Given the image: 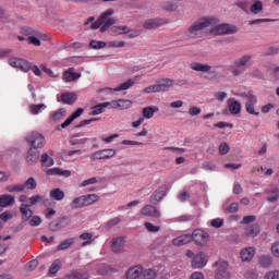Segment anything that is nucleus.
I'll list each match as a JSON object with an SVG mask.
<instances>
[{"label": "nucleus", "instance_id": "23", "mask_svg": "<svg viewBox=\"0 0 279 279\" xmlns=\"http://www.w3.org/2000/svg\"><path fill=\"white\" fill-rule=\"evenodd\" d=\"M190 69H192V71H196L198 73H208L210 71V69H213V66H210L208 64L199 63V62H192L190 64Z\"/></svg>", "mask_w": 279, "mask_h": 279}, {"label": "nucleus", "instance_id": "3", "mask_svg": "<svg viewBox=\"0 0 279 279\" xmlns=\"http://www.w3.org/2000/svg\"><path fill=\"white\" fill-rule=\"evenodd\" d=\"M210 34H214L215 36H223L226 34H236L239 32V28L231 24H217L213 27H209Z\"/></svg>", "mask_w": 279, "mask_h": 279}, {"label": "nucleus", "instance_id": "31", "mask_svg": "<svg viewBox=\"0 0 279 279\" xmlns=\"http://www.w3.org/2000/svg\"><path fill=\"white\" fill-rule=\"evenodd\" d=\"M229 101H231L229 104V110H230L231 114H241V102H239L238 100H232V99H230Z\"/></svg>", "mask_w": 279, "mask_h": 279}, {"label": "nucleus", "instance_id": "1", "mask_svg": "<svg viewBox=\"0 0 279 279\" xmlns=\"http://www.w3.org/2000/svg\"><path fill=\"white\" fill-rule=\"evenodd\" d=\"M217 23H219V21L215 17H207L195 22L185 31V36H189V38H202V36L206 34V31L210 29V27H215Z\"/></svg>", "mask_w": 279, "mask_h": 279}, {"label": "nucleus", "instance_id": "36", "mask_svg": "<svg viewBox=\"0 0 279 279\" xmlns=\"http://www.w3.org/2000/svg\"><path fill=\"white\" fill-rule=\"evenodd\" d=\"M134 86V80L130 78L126 82L122 83L119 87L113 88L114 93H119L121 90H128Z\"/></svg>", "mask_w": 279, "mask_h": 279}, {"label": "nucleus", "instance_id": "4", "mask_svg": "<svg viewBox=\"0 0 279 279\" xmlns=\"http://www.w3.org/2000/svg\"><path fill=\"white\" fill-rule=\"evenodd\" d=\"M247 62H252V56L245 54L242 58L238 59L234 62V65L231 66V73L233 75H242L245 72V66H247Z\"/></svg>", "mask_w": 279, "mask_h": 279}, {"label": "nucleus", "instance_id": "39", "mask_svg": "<svg viewBox=\"0 0 279 279\" xmlns=\"http://www.w3.org/2000/svg\"><path fill=\"white\" fill-rule=\"evenodd\" d=\"M7 191L8 193H23V191H25V185L23 184L8 185Z\"/></svg>", "mask_w": 279, "mask_h": 279}, {"label": "nucleus", "instance_id": "20", "mask_svg": "<svg viewBox=\"0 0 279 279\" xmlns=\"http://www.w3.org/2000/svg\"><path fill=\"white\" fill-rule=\"evenodd\" d=\"M191 241H193V238L191 236V234H183V235L175 238L172 241V243L177 247H182V245H189V243H191Z\"/></svg>", "mask_w": 279, "mask_h": 279}, {"label": "nucleus", "instance_id": "46", "mask_svg": "<svg viewBox=\"0 0 279 279\" xmlns=\"http://www.w3.org/2000/svg\"><path fill=\"white\" fill-rule=\"evenodd\" d=\"M202 169H204V171H215V169H217V165L213 161H204L202 163Z\"/></svg>", "mask_w": 279, "mask_h": 279}, {"label": "nucleus", "instance_id": "9", "mask_svg": "<svg viewBox=\"0 0 279 279\" xmlns=\"http://www.w3.org/2000/svg\"><path fill=\"white\" fill-rule=\"evenodd\" d=\"M215 267H218L215 276L216 279L231 278L230 271H228V262H216Z\"/></svg>", "mask_w": 279, "mask_h": 279}, {"label": "nucleus", "instance_id": "16", "mask_svg": "<svg viewBox=\"0 0 279 279\" xmlns=\"http://www.w3.org/2000/svg\"><path fill=\"white\" fill-rule=\"evenodd\" d=\"M64 221H66V217H61L57 218L56 220H52L48 226L50 232H58V230L66 228V223H64Z\"/></svg>", "mask_w": 279, "mask_h": 279}, {"label": "nucleus", "instance_id": "28", "mask_svg": "<svg viewBox=\"0 0 279 279\" xmlns=\"http://www.w3.org/2000/svg\"><path fill=\"white\" fill-rule=\"evenodd\" d=\"M47 175H62L63 178L71 177L70 170H62L60 168H51L47 171Z\"/></svg>", "mask_w": 279, "mask_h": 279}, {"label": "nucleus", "instance_id": "38", "mask_svg": "<svg viewBox=\"0 0 279 279\" xmlns=\"http://www.w3.org/2000/svg\"><path fill=\"white\" fill-rule=\"evenodd\" d=\"M73 243H75V238L66 239L57 247V250L58 252H62V250H69Z\"/></svg>", "mask_w": 279, "mask_h": 279}, {"label": "nucleus", "instance_id": "41", "mask_svg": "<svg viewBox=\"0 0 279 279\" xmlns=\"http://www.w3.org/2000/svg\"><path fill=\"white\" fill-rule=\"evenodd\" d=\"M38 186V183H36V179L34 177H31L26 180L24 183V189H28V191H34Z\"/></svg>", "mask_w": 279, "mask_h": 279}, {"label": "nucleus", "instance_id": "15", "mask_svg": "<svg viewBox=\"0 0 279 279\" xmlns=\"http://www.w3.org/2000/svg\"><path fill=\"white\" fill-rule=\"evenodd\" d=\"M208 259H206V253L201 252L192 260V267H194L195 269H202V267H206Z\"/></svg>", "mask_w": 279, "mask_h": 279}, {"label": "nucleus", "instance_id": "62", "mask_svg": "<svg viewBox=\"0 0 279 279\" xmlns=\"http://www.w3.org/2000/svg\"><path fill=\"white\" fill-rule=\"evenodd\" d=\"M246 279H258V274L254 270H247L244 275Z\"/></svg>", "mask_w": 279, "mask_h": 279}, {"label": "nucleus", "instance_id": "7", "mask_svg": "<svg viewBox=\"0 0 279 279\" xmlns=\"http://www.w3.org/2000/svg\"><path fill=\"white\" fill-rule=\"evenodd\" d=\"M192 241L196 243V245H201L204 247L206 243H208V239H210V234L202 229H195L191 235Z\"/></svg>", "mask_w": 279, "mask_h": 279}, {"label": "nucleus", "instance_id": "45", "mask_svg": "<svg viewBox=\"0 0 279 279\" xmlns=\"http://www.w3.org/2000/svg\"><path fill=\"white\" fill-rule=\"evenodd\" d=\"M262 267H271V256L263 255L259 257Z\"/></svg>", "mask_w": 279, "mask_h": 279}, {"label": "nucleus", "instance_id": "43", "mask_svg": "<svg viewBox=\"0 0 279 279\" xmlns=\"http://www.w3.org/2000/svg\"><path fill=\"white\" fill-rule=\"evenodd\" d=\"M251 12L253 14H260L263 12V2L262 1H256L252 7H251Z\"/></svg>", "mask_w": 279, "mask_h": 279}, {"label": "nucleus", "instance_id": "55", "mask_svg": "<svg viewBox=\"0 0 279 279\" xmlns=\"http://www.w3.org/2000/svg\"><path fill=\"white\" fill-rule=\"evenodd\" d=\"M41 108H45V104L29 106L32 114H38V112H40Z\"/></svg>", "mask_w": 279, "mask_h": 279}, {"label": "nucleus", "instance_id": "61", "mask_svg": "<svg viewBox=\"0 0 279 279\" xmlns=\"http://www.w3.org/2000/svg\"><path fill=\"white\" fill-rule=\"evenodd\" d=\"M265 279H279V270L267 272Z\"/></svg>", "mask_w": 279, "mask_h": 279}, {"label": "nucleus", "instance_id": "42", "mask_svg": "<svg viewBox=\"0 0 279 279\" xmlns=\"http://www.w3.org/2000/svg\"><path fill=\"white\" fill-rule=\"evenodd\" d=\"M118 101H119V110H128V108H132V100L118 99Z\"/></svg>", "mask_w": 279, "mask_h": 279}, {"label": "nucleus", "instance_id": "11", "mask_svg": "<svg viewBox=\"0 0 279 279\" xmlns=\"http://www.w3.org/2000/svg\"><path fill=\"white\" fill-rule=\"evenodd\" d=\"M111 250L114 254H123L125 252V236H118L111 240Z\"/></svg>", "mask_w": 279, "mask_h": 279}, {"label": "nucleus", "instance_id": "12", "mask_svg": "<svg viewBox=\"0 0 279 279\" xmlns=\"http://www.w3.org/2000/svg\"><path fill=\"white\" fill-rule=\"evenodd\" d=\"M117 155V150L114 149H102L94 153L92 155V160H108V158H112Z\"/></svg>", "mask_w": 279, "mask_h": 279}, {"label": "nucleus", "instance_id": "26", "mask_svg": "<svg viewBox=\"0 0 279 279\" xmlns=\"http://www.w3.org/2000/svg\"><path fill=\"white\" fill-rule=\"evenodd\" d=\"M20 213H22L23 221H29V219H32V216L34 215V211L29 209V205L27 204L21 205Z\"/></svg>", "mask_w": 279, "mask_h": 279}, {"label": "nucleus", "instance_id": "32", "mask_svg": "<svg viewBox=\"0 0 279 279\" xmlns=\"http://www.w3.org/2000/svg\"><path fill=\"white\" fill-rule=\"evenodd\" d=\"M85 199V206H93L96 202H99V195L97 194H87L83 195Z\"/></svg>", "mask_w": 279, "mask_h": 279}, {"label": "nucleus", "instance_id": "21", "mask_svg": "<svg viewBox=\"0 0 279 279\" xmlns=\"http://www.w3.org/2000/svg\"><path fill=\"white\" fill-rule=\"evenodd\" d=\"M173 84H175V81H173L171 78L160 80L157 84V86L159 88V93H167V90H169V88H171V86H173Z\"/></svg>", "mask_w": 279, "mask_h": 279}, {"label": "nucleus", "instance_id": "49", "mask_svg": "<svg viewBox=\"0 0 279 279\" xmlns=\"http://www.w3.org/2000/svg\"><path fill=\"white\" fill-rule=\"evenodd\" d=\"M229 153H230V145H228V143H221L219 145V154H220V156H226Z\"/></svg>", "mask_w": 279, "mask_h": 279}, {"label": "nucleus", "instance_id": "22", "mask_svg": "<svg viewBox=\"0 0 279 279\" xmlns=\"http://www.w3.org/2000/svg\"><path fill=\"white\" fill-rule=\"evenodd\" d=\"M255 254H256V251L254 250V247L248 246V247L242 250L241 258H242L243 263H250V260H252V258H254Z\"/></svg>", "mask_w": 279, "mask_h": 279}, {"label": "nucleus", "instance_id": "60", "mask_svg": "<svg viewBox=\"0 0 279 279\" xmlns=\"http://www.w3.org/2000/svg\"><path fill=\"white\" fill-rule=\"evenodd\" d=\"M230 215H233V213L239 211V203H232L229 207L226 209Z\"/></svg>", "mask_w": 279, "mask_h": 279}, {"label": "nucleus", "instance_id": "2", "mask_svg": "<svg viewBox=\"0 0 279 279\" xmlns=\"http://www.w3.org/2000/svg\"><path fill=\"white\" fill-rule=\"evenodd\" d=\"M112 14H114V10L108 9L105 11L98 19L92 24V29H99L101 34L109 31L111 25H114L117 23V20L114 17H111Z\"/></svg>", "mask_w": 279, "mask_h": 279}, {"label": "nucleus", "instance_id": "29", "mask_svg": "<svg viewBox=\"0 0 279 279\" xmlns=\"http://www.w3.org/2000/svg\"><path fill=\"white\" fill-rule=\"evenodd\" d=\"M160 109L158 107H145L142 111L144 119H153Z\"/></svg>", "mask_w": 279, "mask_h": 279}, {"label": "nucleus", "instance_id": "56", "mask_svg": "<svg viewBox=\"0 0 279 279\" xmlns=\"http://www.w3.org/2000/svg\"><path fill=\"white\" fill-rule=\"evenodd\" d=\"M144 93H146V94L160 93V89L158 87V84H156V85H150V86L146 87L144 89Z\"/></svg>", "mask_w": 279, "mask_h": 279}, {"label": "nucleus", "instance_id": "27", "mask_svg": "<svg viewBox=\"0 0 279 279\" xmlns=\"http://www.w3.org/2000/svg\"><path fill=\"white\" fill-rule=\"evenodd\" d=\"M260 234V226L254 223L245 229V235L254 239Z\"/></svg>", "mask_w": 279, "mask_h": 279}, {"label": "nucleus", "instance_id": "33", "mask_svg": "<svg viewBox=\"0 0 279 279\" xmlns=\"http://www.w3.org/2000/svg\"><path fill=\"white\" fill-rule=\"evenodd\" d=\"M69 279H88V272H82V271H77V270H72L69 275H68Z\"/></svg>", "mask_w": 279, "mask_h": 279}, {"label": "nucleus", "instance_id": "51", "mask_svg": "<svg viewBox=\"0 0 279 279\" xmlns=\"http://www.w3.org/2000/svg\"><path fill=\"white\" fill-rule=\"evenodd\" d=\"M38 267V259H32L25 265L26 271H34Z\"/></svg>", "mask_w": 279, "mask_h": 279}, {"label": "nucleus", "instance_id": "63", "mask_svg": "<svg viewBox=\"0 0 279 279\" xmlns=\"http://www.w3.org/2000/svg\"><path fill=\"white\" fill-rule=\"evenodd\" d=\"M12 214L8 213V211H4L2 214H0V219L1 221H10V219H12Z\"/></svg>", "mask_w": 279, "mask_h": 279}, {"label": "nucleus", "instance_id": "35", "mask_svg": "<svg viewBox=\"0 0 279 279\" xmlns=\"http://www.w3.org/2000/svg\"><path fill=\"white\" fill-rule=\"evenodd\" d=\"M110 102H102L93 107L92 116L97 117V114H101L104 112V108H108Z\"/></svg>", "mask_w": 279, "mask_h": 279}, {"label": "nucleus", "instance_id": "48", "mask_svg": "<svg viewBox=\"0 0 279 279\" xmlns=\"http://www.w3.org/2000/svg\"><path fill=\"white\" fill-rule=\"evenodd\" d=\"M64 114H66V110L64 108L59 109L57 112L52 116V121H60Z\"/></svg>", "mask_w": 279, "mask_h": 279}, {"label": "nucleus", "instance_id": "44", "mask_svg": "<svg viewBox=\"0 0 279 279\" xmlns=\"http://www.w3.org/2000/svg\"><path fill=\"white\" fill-rule=\"evenodd\" d=\"M132 31L128 26H114L113 34H130Z\"/></svg>", "mask_w": 279, "mask_h": 279}, {"label": "nucleus", "instance_id": "30", "mask_svg": "<svg viewBox=\"0 0 279 279\" xmlns=\"http://www.w3.org/2000/svg\"><path fill=\"white\" fill-rule=\"evenodd\" d=\"M86 207V201L83 196L76 197L72 203H71V208L73 210H77V208H84Z\"/></svg>", "mask_w": 279, "mask_h": 279}, {"label": "nucleus", "instance_id": "5", "mask_svg": "<svg viewBox=\"0 0 279 279\" xmlns=\"http://www.w3.org/2000/svg\"><path fill=\"white\" fill-rule=\"evenodd\" d=\"M245 110L248 114H253L254 117H258L260 114L259 111H256V104H258V98L254 95L253 92H248L246 95Z\"/></svg>", "mask_w": 279, "mask_h": 279}, {"label": "nucleus", "instance_id": "10", "mask_svg": "<svg viewBox=\"0 0 279 279\" xmlns=\"http://www.w3.org/2000/svg\"><path fill=\"white\" fill-rule=\"evenodd\" d=\"M167 195V185H160L150 196L149 202L153 206H158L162 197Z\"/></svg>", "mask_w": 279, "mask_h": 279}, {"label": "nucleus", "instance_id": "37", "mask_svg": "<svg viewBox=\"0 0 279 279\" xmlns=\"http://www.w3.org/2000/svg\"><path fill=\"white\" fill-rule=\"evenodd\" d=\"M158 278V272L154 269L142 270V279H156Z\"/></svg>", "mask_w": 279, "mask_h": 279}, {"label": "nucleus", "instance_id": "34", "mask_svg": "<svg viewBox=\"0 0 279 279\" xmlns=\"http://www.w3.org/2000/svg\"><path fill=\"white\" fill-rule=\"evenodd\" d=\"M50 197H52V199H56L57 202H62V199H64V191L60 189H53L50 192Z\"/></svg>", "mask_w": 279, "mask_h": 279}, {"label": "nucleus", "instance_id": "54", "mask_svg": "<svg viewBox=\"0 0 279 279\" xmlns=\"http://www.w3.org/2000/svg\"><path fill=\"white\" fill-rule=\"evenodd\" d=\"M254 221H256V216L251 215V216H245V217L241 220V223H242L243 226H247V225H250V223H254Z\"/></svg>", "mask_w": 279, "mask_h": 279}, {"label": "nucleus", "instance_id": "59", "mask_svg": "<svg viewBox=\"0 0 279 279\" xmlns=\"http://www.w3.org/2000/svg\"><path fill=\"white\" fill-rule=\"evenodd\" d=\"M189 114H190L191 117H197V116L202 114V109H201V108H197V107H191V108L189 109Z\"/></svg>", "mask_w": 279, "mask_h": 279}, {"label": "nucleus", "instance_id": "6", "mask_svg": "<svg viewBox=\"0 0 279 279\" xmlns=\"http://www.w3.org/2000/svg\"><path fill=\"white\" fill-rule=\"evenodd\" d=\"M26 142L33 147V149H43V147H45V136L40 133H31L26 137Z\"/></svg>", "mask_w": 279, "mask_h": 279}, {"label": "nucleus", "instance_id": "50", "mask_svg": "<svg viewBox=\"0 0 279 279\" xmlns=\"http://www.w3.org/2000/svg\"><path fill=\"white\" fill-rule=\"evenodd\" d=\"M89 47H92V49H104L106 47V41L92 40Z\"/></svg>", "mask_w": 279, "mask_h": 279}, {"label": "nucleus", "instance_id": "58", "mask_svg": "<svg viewBox=\"0 0 279 279\" xmlns=\"http://www.w3.org/2000/svg\"><path fill=\"white\" fill-rule=\"evenodd\" d=\"M210 226L213 228H222L223 227V219H221V218L213 219Z\"/></svg>", "mask_w": 279, "mask_h": 279}, {"label": "nucleus", "instance_id": "47", "mask_svg": "<svg viewBox=\"0 0 279 279\" xmlns=\"http://www.w3.org/2000/svg\"><path fill=\"white\" fill-rule=\"evenodd\" d=\"M22 33L24 34V36H28V38H29L31 36H37V35H38V33L36 32V29H34V28H32V27H29V26H24V27L22 28Z\"/></svg>", "mask_w": 279, "mask_h": 279}, {"label": "nucleus", "instance_id": "19", "mask_svg": "<svg viewBox=\"0 0 279 279\" xmlns=\"http://www.w3.org/2000/svg\"><path fill=\"white\" fill-rule=\"evenodd\" d=\"M75 68H70L63 73V82H75L82 77V74L73 72Z\"/></svg>", "mask_w": 279, "mask_h": 279}, {"label": "nucleus", "instance_id": "57", "mask_svg": "<svg viewBox=\"0 0 279 279\" xmlns=\"http://www.w3.org/2000/svg\"><path fill=\"white\" fill-rule=\"evenodd\" d=\"M29 226H32L33 228H35L36 226H38L39 223H43V219H40V217L38 216H33L29 220Z\"/></svg>", "mask_w": 279, "mask_h": 279}, {"label": "nucleus", "instance_id": "8", "mask_svg": "<svg viewBox=\"0 0 279 279\" xmlns=\"http://www.w3.org/2000/svg\"><path fill=\"white\" fill-rule=\"evenodd\" d=\"M9 64L14 69H20V71H23L24 73L32 71V63L25 59L11 58L9 59Z\"/></svg>", "mask_w": 279, "mask_h": 279}, {"label": "nucleus", "instance_id": "13", "mask_svg": "<svg viewBox=\"0 0 279 279\" xmlns=\"http://www.w3.org/2000/svg\"><path fill=\"white\" fill-rule=\"evenodd\" d=\"M39 159H40V150L36 148H31L27 151L26 162L27 165H29V167H34V165H37Z\"/></svg>", "mask_w": 279, "mask_h": 279}, {"label": "nucleus", "instance_id": "53", "mask_svg": "<svg viewBox=\"0 0 279 279\" xmlns=\"http://www.w3.org/2000/svg\"><path fill=\"white\" fill-rule=\"evenodd\" d=\"M40 69L44 71V73H47V75H49V77H59L60 74H56L53 73V71H51V69L47 68V64L43 63L40 65Z\"/></svg>", "mask_w": 279, "mask_h": 279}, {"label": "nucleus", "instance_id": "18", "mask_svg": "<svg viewBox=\"0 0 279 279\" xmlns=\"http://www.w3.org/2000/svg\"><path fill=\"white\" fill-rule=\"evenodd\" d=\"M161 25H165V21L160 19H150L144 22V29H158Z\"/></svg>", "mask_w": 279, "mask_h": 279}, {"label": "nucleus", "instance_id": "14", "mask_svg": "<svg viewBox=\"0 0 279 279\" xmlns=\"http://www.w3.org/2000/svg\"><path fill=\"white\" fill-rule=\"evenodd\" d=\"M142 215L145 217H153L154 219H160V211L154 205H146L142 208Z\"/></svg>", "mask_w": 279, "mask_h": 279}, {"label": "nucleus", "instance_id": "24", "mask_svg": "<svg viewBox=\"0 0 279 279\" xmlns=\"http://www.w3.org/2000/svg\"><path fill=\"white\" fill-rule=\"evenodd\" d=\"M14 196L10 194H4L0 196V208H8V206H14L15 203Z\"/></svg>", "mask_w": 279, "mask_h": 279}, {"label": "nucleus", "instance_id": "25", "mask_svg": "<svg viewBox=\"0 0 279 279\" xmlns=\"http://www.w3.org/2000/svg\"><path fill=\"white\" fill-rule=\"evenodd\" d=\"M61 101L68 106H73L77 101V95L75 93H65L61 95Z\"/></svg>", "mask_w": 279, "mask_h": 279}, {"label": "nucleus", "instance_id": "40", "mask_svg": "<svg viewBox=\"0 0 279 279\" xmlns=\"http://www.w3.org/2000/svg\"><path fill=\"white\" fill-rule=\"evenodd\" d=\"M60 267H62V263L60 259H56L49 268L50 276H56V272L60 271Z\"/></svg>", "mask_w": 279, "mask_h": 279}, {"label": "nucleus", "instance_id": "17", "mask_svg": "<svg viewBox=\"0 0 279 279\" xmlns=\"http://www.w3.org/2000/svg\"><path fill=\"white\" fill-rule=\"evenodd\" d=\"M143 267L134 266L126 271V279H143Z\"/></svg>", "mask_w": 279, "mask_h": 279}, {"label": "nucleus", "instance_id": "64", "mask_svg": "<svg viewBox=\"0 0 279 279\" xmlns=\"http://www.w3.org/2000/svg\"><path fill=\"white\" fill-rule=\"evenodd\" d=\"M271 252H272L274 256L279 258V242H276L272 244Z\"/></svg>", "mask_w": 279, "mask_h": 279}, {"label": "nucleus", "instance_id": "52", "mask_svg": "<svg viewBox=\"0 0 279 279\" xmlns=\"http://www.w3.org/2000/svg\"><path fill=\"white\" fill-rule=\"evenodd\" d=\"M144 227L146 228V230H147L148 232H160V227L155 226V225L151 223V222H145V223H144Z\"/></svg>", "mask_w": 279, "mask_h": 279}]
</instances>
